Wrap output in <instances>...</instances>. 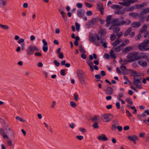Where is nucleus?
Returning <instances> with one entry per match:
<instances>
[{
	"label": "nucleus",
	"mask_w": 149,
	"mask_h": 149,
	"mask_svg": "<svg viewBox=\"0 0 149 149\" xmlns=\"http://www.w3.org/2000/svg\"><path fill=\"white\" fill-rule=\"evenodd\" d=\"M39 49L34 45H31L29 46L26 50L27 54L30 56L34 54L35 51H38Z\"/></svg>",
	"instance_id": "obj_1"
},
{
	"label": "nucleus",
	"mask_w": 149,
	"mask_h": 149,
	"mask_svg": "<svg viewBox=\"0 0 149 149\" xmlns=\"http://www.w3.org/2000/svg\"><path fill=\"white\" fill-rule=\"evenodd\" d=\"M138 55V52H134L128 54L127 56V57L130 60H131V62L137 60V59L139 58H136L137 55Z\"/></svg>",
	"instance_id": "obj_2"
},
{
	"label": "nucleus",
	"mask_w": 149,
	"mask_h": 149,
	"mask_svg": "<svg viewBox=\"0 0 149 149\" xmlns=\"http://www.w3.org/2000/svg\"><path fill=\"white\" fill-rule=\"evenodd\" d=\"M134 79L133 83L136 86V87L140 86L142 85V84L141 81V77H139L138 78H136V77H134Z\"/></svg>",
	"instance_id": "obj_3"
},
{
	"label": "nucleus",
	"mask_w": 149,
	"mask_h": 149,
	"mask_svg": "<svg viewBox=\"0 0 149 149\" xmlns=\"http://www.w3.org/2000/svg\"><path fill=\"white\" fill-rule=\"evenodd\" d=\"M113 117V115L109 113L103 114L102 116V118L105 120V122L110 121Z\"/></svg>",
	"instance_id": "obj_4"
},
{
	"label": "nucleus",
	"mask_w": 149,
	"mask_h": 149,
	"mask_svg": "<svg viewBox=\"0 0 149 149\" xmlns=\"http://www.w3.org/2000/svg\"><path fill=\"white\" fill-rule=\"evenodd\" d=\"M131 22V21L128 19H126V20L120 21V23L118 24L117 25L121 26L123 25H127L130 24Z\"/></svg>",
	"instance_id": "obj_5"
},
{
	"label": "nucleus",
	"mask_w": 149,
	"mask_h": 149,
	"mask_svg": "<svg viewBox=\"0 0 149 149\" xmlns=\"http://www.w3.org/2000/svg\"><path fill=\"white\" fill-rule=\"evenodd\" d=\"M124 3H119V4L123 6H130L131 4L137 1H132V0H128L127 1H124Z\"/></svg>",
	"instance_id": "obj_6"
},
{
	"label": "nucleus",
	"mask_w": 149,
	"mask_h": 149,
	"mask_svg": "<svg viewBox=\"0 0 149 149\" xmlns=\"http://www.w3.org/2000/svg\"><path fill=\"white\" fill-rule=\"evenodd\" d=\"M106 93L108 95H111L113 93V89L110 86L107 87L105 90Z\"/></svg>",
	"instance_id": "obj_7"
},
{
	"label": "nucleus",
	"mask_w": 149,
	"mask_h": 149,
	"mask_svg": "<svg viewBox=\"0 0 149 149\" xmlns=\"http://www.w3.org/2000/svg\"><path fill=\"white\" fill-rule=\"evenodd\" d=\"M85 11L83 9H80L77 11L78 16L79 17H82L84 15Z\"/></svg>",
	"instance_id": "obj_8"
},
{
	"label": "nucleus",
	"mask_w": 149,
	"mask_h": 149,
	"mask_svg": "<svg viewBox=\"0 0 149 149\" xmlns=\"http://www.w3.org/2000/svg\"><path fill=\"white\" fill-rule=\"evenodd\" d=\"M146 46L142 44H140L138 46V48L141 51H145L149 50V48H146Z\"/></svg>",
	"instance_id": "obj_9"
},
{
	"label": "nucleus",
	"mask_w": 149,
	"mask_h": 149,
	"mask_svg": "<svg viewBox=\"0 0 149 149\" xmlns=\"http://www.w3.org/2000/svg\"><path fill=\"white\" fill-rule=\"evenodd\" d=\"M97 139L99 140L102 141H107L108 140V138L106 136L105 134H102L97 137Z\"/></svg>",
	"instance_id": "obj_10"
},
{
	"label": "nucleus",
	"mask_w": 149,
	"mask_h": 149,
	"mask_svg": "<svg viewBox=\"0 0 149 149\" xmlns=\"http://www.w3.org/2000/svg\"><path fill=\"white\" fill-rule=\"evenodd\" d=\"M141 25L140 22H133L131 25V26L134 28H137L139 27Z\"/></svg>",
	"instance_id": "obj_11"
},
{
	"label": "nucleus",
	"mask_w": 149,
	"mask_h": 149,
	"mask_svg": "<svg viewBox=\"0 0 149 149\" xmlns=\"http://www.w3.org/2000/svg\"><path fill=\"white\" fill-rule=\"evenodd\" d=\"M127 138L131 141H135V140H137L138 139V137L135 135H133L132 136H128Z\"/></svg>",
	"instance_id": "obj_12"
},
{
	"label": "nucleus",
	"mask_w": 149,
	"mask_h": 149,
	"mask_svg": "<svg viewBox=\"0 0 149 149\" xmlns=\"http://www.w3.org/2000/svg\"><path fill=\"white\" fill-rule=\"evenodd\" d=\"M120 21L119 20V19L115 18L112 19L111 22V24L115 25L116 26H119L118 25H117V24L120 23Z\"/></svg>",
	"instance_id": "obj_13"
},
{
	"label": "nucleus",
	"mask_w": 149,
	"mask_h": 149,
	"mask_svg": "<svg viewBox=\"0 0 149 149\" xmlns=\"http://www.w3.org/2000/svg\"><path fill=\"white\" fill-rule=\"evenodd\" d=\"M77 74L79 78L84 77V73L81 70H78L77 72Z\"/></svg>",
	"instance_id": "obj_14"
},
{
	"label": "nucleus",
	"mask_w": 149,
	"mask_h": 149,
	"mask_svg": "<svg viewBox=\"0 0 149 149\" xmlns=\"http://www.w3.org/2000/svg\"><path fill=\"white\" fill-rule=\"evenodd\" d=\"M95 24L94 22L91 19L86 24V25L88 28L92 27Z\"/></svg>",
	"instance_id": "obj_15"
},
{
	"label": "nucleus",
	"mask_w": 149,
	"mask_h": 149,
	"mask_svg": "<svg viewBox=\"0 0 149 149\" xmlns=\"http://www.w3.org/2000/svg\"><path fill=\"white\" fill-rule=\"evenodd\" d=\"M0 134L2 135H3V137L4 138H6L7 139L8 138V137L6 134H4L5 132L3 128L0 129Z\"/></svg>",
	"instance_id": "obj_16"
},
{
	"label": "nucleus",
	"mask_w": 149,
	"mask_h": 149,
	"mask_svg": "<svg viewBox=\"0 0 149 149\" xmlns=\"http://www.w3.org/2000/svg\"><path fill=\"white\" fill-rule=\"evenodd\" d=\"M148 13H149V7L142 10L139 13V15H142Z\"/></svg>",
	"instance_id": "obj_17"
},
{
	"label": "nucleus",
	"mask_w": 149,
	"mask_h": 149,
	"mask_svg": "<svg viewBox=\"0 0 149 149\" xmlns=\"http://www.w3.org/2000/svg\"><path fill=\"white\" fill-rule=\"evenodd\" d=\"M101 35L102 36H106V32L105 29H102L99 32Z\"/></svg>",
	"instance_id": "obj_18"
},
{
	"label": "nucleus",
	"mask_w": 149,
	"mask_h": 149,
	"mask_svg": "<svg viewBox=\"0 0 149 149\" xmlns=\"http://www.w3.org/2000/svg\"><path fill=\"white\" fill-rule=\"evenodd\" d=\"M132 28L131 27L129 28L125 31L124 34V36L125 37L127 36L132 31Z\"/></svg>",
	"instance_id": "obj_19"
},
{
	"label": "nucleus",
	"mask_w": 149,
	"mask_h": 149,
	"mask_svg": "<svg viewBox=\"0 0 149 149\" xmlns=\"http://www.w3.org/2000/svg\"><path fill=\"white\" fill-rule=\"evenodd\" d=\"M110 55L111 57L114 59H115L116 57V56L114 54V51L112 49H111L110 52Z\"/></svg>",
	"instance_id": "obj_20"
},
{
	"label": "nucleus",
	"mask_w": 149,
	"mask_h": 149,
	"mask_svg": "<svg viewBox=\"0 0 149 149\" xmlns=\"http://www.w3.org/2000/svg\"><path fill=\"white\" fill-rule=\"evenodd\" d=\"M134 10V8L132 7H130L129 8H124L123 9V11H131Z\"/></svg>",
	"instance_id": "obj_21"
},
{
	"label": "nucleus",
	"mask_w": 149,
	"mask_h": 149,
	"mask_svg": "<svg viewBox=\"0 0 149 149\" xmlns=\"http://www.w3.org/2000/svg\"><path fill=\"white\" fill-rule=\"evenodd\" d=\"M147 27L148 26L146 24H144L140 30L141 33H143L144 32H145L146 31V30Z\"/></svg>",
	"instance_id": "obj_22"
},
{
	"label": "nucleus",
	"mask_w": 149,
	"mask_h": 149,
	"mask_svg": "<svg viewBox=\"0 0 149 149\" xmlns=\"http://www.w3.org/2000/svg\"><path fill=\"white\" fill-rule=\"evenodd\" d=\"M132 49V47L131 46H129L126 47L123 50V52L124 53H127L130 51Z\"/></svg>",
	"instance_id": "obj_23"
},
{
	"label": "nucleus",
	"mask_w": 149,
	"mask_h": 149,
	"mask_svg": "<svg viewBox=\"0 0 149 149\" xmlns=\"http://www.w3.org/2000/svg\"><path fill=\"white\" fill-rule=\"evenodd\" d=\"M133 71L134 70L132 69H126L124 72H123V74H129L130 72H133Z\"/></svg>",
	"instance_id": "obj_24"
},
{
	"label": "nucleus",
	"mask_w": 149,
	"mask_h": 149,
	"mask_svg": "<svg viewBox=\"0 0 149 149\" xmlns=\"http://www.w3.org/2000/svg\"><path fill=\"white\" fill-rule=\"evenodd\" d=\"M129 15L134 18L139 16V14L138 13H129Z\"/></svg>",
	"instance_id": "obj_25"
},
{
	"label": "nucleus",
	"mask_w": 149,
	"mask_h": 149,
	"mask_svg": "<svg viewBox=\"0 0 149 149\" xmlns=\"http://www.w3.org/2000/svg\"><path fill=\"white\" fill-rule=\"evenodd\" d=\"M131 60L130 59L129 60H127L126 59L124 60L123 61V63H121V64L122 65H127L128 64V63H131Z\"/></svg>",
	"instance_id": "obj_26"
},
{
	"label": "nucleus",
	"mask_w": 149,
	"mask_h": 149,
	"mask_svg": "<svg viewBox=\"0 0 149 149\" xmlns=\"http://www.w3.org/2000/svg\"><path fill=\"white\" fill-rule=\"evenodd\" d=\"M132 72V73L131 74V76H134L135 77H139L140 76V75L136 71H135L134 70Z\"/></svg>",
	"instance_id": "obj_27"
},
{
	"label": "nucleus",
	"mask_w": 149,
	"mask_h": 149,
	"mask_svg": "<svg viewBox=\"0 0 149 149\" xmlns=\"http://www.w3.org/2000/svg\"><path fill=\"white\" fill-rule=\"evenodd\" d=\"M61 13L62 15V16L64 20L66 21L67 20V17L65 13L63 11H61Z\"/></svg>",
	"instance_id": "obj_28"
},
{
	"label": "nucleus",
	"mask_w": 149,
	"mask_h": 149,
	"mask_svg": "<svg viewBox=\"0 0 149 149\" xmlns=\"http://www.w3.org/2000/svg\"><path fill=\"white\" fill-rule=\"evenodd\" d=\"M0 27L2 28L3 29L7 30L9 29L8 26L6 25H3L0 24Z\"/></svg>",
	"instance_id": "obj_29"
},
{
	"label": "nucleus",
	"mask_w": 149,
	"mask_h": 149,
	"mask_svg": "<svg viewBox=\"0 0 149 149\" xmlns=\"http://www.w3.org/2000/svg\"><path fill=\"white\" fill-rule=\"evenodd\" d=\"M98 116L97 115H95L94 117L91 118V120L93 122L97 121L98 120Z\"/></svg>",
	"instance_id": "obj_30"
},
{
	"label": "nucleus",
	"mask_w": 149,
	"mask_h": 149,
	"mask_svg": "<svg viewBox=\"0 0 149 149\" xmlns=\"http://www.w3.org/2000/svg\"><path fill=\"white\" fill-rule=\"evenodd\" d=\"M79 79L81 84H85V81L84 80V77L79 78Z\"/></svg>",
	"instance_id": "obj_31"
},
{
	"label": "nucleus",
	"mask_w": 149,
	"mask_h": 149,
	"mask_svg": "<svg viewBox=\"0 0 149 149\" xmlns=\"http://www.w3.org/2000/svg\"><path fill=\"white\" fill-rule=\"evenodd\" d=\"M120 42L119 41V40L118 39H117L114 42L112 43V45L114 46L115 47L118 45L120 43Z\"/></svg>",
	"instance_id": "obj_32"
},
{
	"label": "nucleus",
	"mask_w": 149,
	"mask_h": 149,
	"mask_svg": "<svg viewBox=\"0 0 149 149\" xmlns=\"http://www.w3.org/2000/svg\"><path fill=\"white\" fill-rule=\"evenodd\" d=\"M70 106L72 107L75 108L77 106V104L74 101H71L70 103Z\"/></svg>",
	"instance_id": "obj_33"
},
{
	"label": "nucleus",
	"mask_w": 149,
	"mask_h": 149,
	"mask_svg": "<svg viewBox=\"0 0 149 149\" xmlns=\"http://www.w3.org/2000/svg\"><path fill=\"white\" fill-rule=\"evenodd\" d=\"M93 127L95 129H98L99 127L98 123L97 122H95L92 125Z\"/></svg>",
	"instance_id": "obj_34"
},
{
	"label": "nucleus",
	"mask_w": 149,
	"mask_h": 149,
	"mask_svg": "<svg viewBox=\"0 0 149 149\" xmlns=\"http://www.w3.org/2000/svg\"><path fill=\"white\" fill-rule=\"evenodd\" d=\"M124 12L120 10H116L114 11V13L116 14L122 15L124 13Z\"/></svg>",
	"instance_id": "obj_35"
},
{
	"label": "nucleus",
	"mask_w": 149,
	"mask_h": 149,
	"mask_svg": "<svg viewBox=\"0 0 149 149\" xmlns=\"http://www.w3.org/2000/svg\"><path fill=\"white\" fill-rule=\"evenodd\" d=\"M79 50L83 53H85V51L82 46H80L79 48Z\"/></svg>",
	"instance_id": "obj_36"
},
{
	"label": "nucleus",
	"mask_w": 149,
	"mask_h": 149,
	"mask_svg": "<svg viewBox=\"0 0 149 149\" xmlns=\"http://www.w3.org/2000/svg\"><path fill=\"white\" fill-rule=\"evenodd\" d=\"M148 39H145L141 44L147 46V45L148 44Z\"/></svg>",
	"instance_id": "obj_37"
},
{
	"label": "nucleus",
	"mask_w": 149,
	"mask_h": 149,
	"mask_svg": "<svg viewBox=\"0 0 149 149\" xmlns=\"http://www.w3.org/2000/svg\"><path fill=\"white\" fill-rule=\"evenodd\" d=\"M6 144L8 146L11 147L12 146V141L10 140H8L7 141Z\"/></svg>",
	"instance_id": "obj_38"
},
{
	"label": "nucleus",
	"mask_w": 149,
	"mask_h": 149,
	"mask_svg": "<svg viewBox=\"0 0 149 149\" xmlns=\"http://www.w3.org/2000/svg\"><path fill=\"white\" fill-rule=\"evenodd\" d=\"M99 19V18L98 17L95 18H93L91 19V20L94 22L95 24L98 22Z\"/></svg>",
	"instance_id": "obj_39"
},
{
	"label": "nucleus",
	"mask_w": 149,
	"mask_h": 149,
	"mask_svg": "<svg viewBox=\"0 0 149 149\" xmlns=\"http://www.w3.org/2000/svg\"><path fill=\"white\" fill-rule=\"evenodd\" d=\"M120 29V28L119 27H115L113 30V33H116L118 32Z\"/></svg>",
	"instance_id": "obj_40"
},
{
	"label": "nucleus",
	"mask_w": 149,
	"mask_h": 149,
	"mask_svg": "<svg viewBox=\"0 0 149 149\" xmlns=\"http://www.w3.org/2000/svg\"><path fill=\"white\" fill-rule=\"evenodd\" d=\"M74 99L76 102H77L78 100V99H79L78 98L79 95L77 94V93H75L74 94Z\"/></svg>",
	"instance_id": "obj_41"
},
{
	"label": "nucleus",
	"mask_w": 149,
	"mask_h": 149,
	"mask_svg": "<svg viewBox=\"0 0 149 149\" xmlns=\"http://www.w3.org/2000/svg\"><path fill=\"white\" fill-rule=\"evenodd\" d=\"M126 101L130 104L132 105L133 104L132 102L131 101V99L130 98H127L126 99Z\"/></svg>",
	"instance_id": "obj_42"
},
{
	"label": "nucleus",
	"mask_w": 149,
	"mask_h": 149,
	"mask_svg": "<svg viewBox=\"0 0 149 149\" xmlns=\"http://www.w3.org/2000/svg\"><path fill=\"white\" fill-rule=\"evenodd\" d=\"M97 9L99 10H104V9L103 8V6L101 5L98 4L97 5Z\"/></svg>",
	"instance_id": "obj_43"
},
{
	"label": "nucleus",
	"mask_w": 149,
	"mask_h": 149,
	"mask_svg": "<svg viewBox=\"0 0 149 149\" xmlns=\"http://www.w3.org/2000/svg\"><path fill=\"white\" fill-rule=\"evenodd\" d=\"M6 0H0V5L4 6L6 4Z\"/></svg>",
	"instance_id": "obj_44"
},
{
	"label": "nucleus",
	"mask_w": 149,
	"mask_h": 149,
	"mask_svg": "<svg viewBox=\"0 0 149 149\" xmlns=\"http://www.w3.org/2000/svg\"><path fill=\"white\" fill-rule=\"evenodd\" d=\"M42 49L44 52H47L48 49V47L47 45L43 46L42 47Z\"/></svg>",
	"instance_id": "obj_45"
},
{
	"label": "nucleus",
	"mask_w": 149,
	"mask_h": 149,
	"mask_svg": "<svg viewBox=\"0 0 149 149\" xmlns=\"http://www.w3.org/2000/svg\"><path fill=\"white\" fill-rule=\"evenodd\" d=\"M120 68L123 72H124L127 69V67L125 66L122 65L121 66Z\"/></svg>",
	"instance_id": "obj_46"
},
{
	"label": "nucleus",
	"mask_w": 149,
	"mask_h": 149,
	"mask_svg": "<svg viewBox=\"0 0 149 149\" xmlns=\"http://www.w3.org/2000/svg\"><path fill=\"white\" fill-rule=\"evenodd\" d=\"M87 63L90 68L93 67V62L90 61V60H88V61Z\"/></svg>",
	"instance_id": "obj_47"
},
{
	"label": "nucleus",
	"mask_w": 149,
	"mask_h": 149,
	"mask_svg": "<svg viewBox=\"0 0 149 149\" xmlns=\"http://www.w3.org/2000/svg\"><path fill=\"white\" fill-rule=\"evenodd\" d=\"M112 16L111 15L107 16V17L106 21L107 20L108 22H110V20H111L112 18Z\"/></svg>",
	"instance_id": "obj_48"
},
{
	"label": "nucleus",
	"mask_w": 149,
	"mask_h": 149,
	"mask_svg": "<svg viewBox=\"0 0 149 149\" xmlns=\"http://www.w3.org/2000/svg\"><path fill=\"white\" fill-rule=\"evenodd\" d=\"M16 118L18 120H19L20 121L23 122H25V121L23 119H22L19 116H17L16 117Z\"/></svg>",
	"instance_id": "obj_49"
},
{
	"label": "nucleus",
	"mask_w": 149,
	"mask_h": 149,
	"mask_svg": "<svg viewBox=\"0 0 149 149\" xmlns=\"http://www.w3.org/2000/svg\"><path fill=\"white\" fill-rule=\"evenodd\" d=\"M53 63L55 64V65L57 67L59 66L60 65V63L59 62H58L56 60H54L53 61Z\"/></svg>",
	"instance_id": "obj_50"
},
{
	"label": "nucleus",
	"mask_w": 149,
	"mask_h": 149,
	"mask_svg": "<svg viewBox=\"0 0 149 149\" xmlns=\"http://www.w3.org/2000/svg\"><path fill=\"white\" fill-rule=\"evenodd\" d=\"M116 38L115 35L114 34H112L110 36V39L112 41H113Z\"/></svg>",
	"instance_id": "obj_51"
},
{
	"label": "nucleus",
	"mask_w": 149,
	"mask_h": 149,
	"mask_svg": "<svg viewBox=\"0 0 149 149\" xmlns=\"http://www.w3.org/2000/svg\"><path fill=\"white\" fill-rule=\"evenodd\" d=\"M76 30L77 31H79L80 28V25L79 24L76 23Z\"/></svg>",
	"instance_id": "obj_52"
},
{
	"label": "nucleus",
	"mask_w": 149,
	"mask_h": 149,
	"mask_svg": "<svg viewBox=\"0 0 149 149\" xmlns=\"http://www.w3.org/2000/svg\"><path fill=\"white\" fill-rule=\"evenodd\" d=\"M76 138L79 140H81L84 138V137L82 136L77 135L76 136Z\"/></svg>",
	"instance_id": "obj_53"
},
{
	"label": "nucleus",
	"mask_w": 149,
	"mask_h": 149,
	"mask_svg": "<svg viewBox=\"0 0 149 149\" xmlns=\"http://www.w3.org/2000/svg\"><path fill=\"white\" fill-rule=\"evenodd\" d=\"M65 69H62L61 70V74L63 76H64L65 75Z\"/></svg>",
	"instance_id": "obj_54"
},
{
	"label": "nucleus",
	"mask_w": 149,
	"mask_h": 149,
	"mask_svg": "<svg viewBox=\"0 0 149 149\" xmlns=\"http://www.w3.org/2000/svg\"><path fill=\"white\" fill-rule=\"evenodd\" d=\"M120 48L121 47L119 46H117L115 49V51L117 52H120Z\"/></svg>",
	"instance_id": "obj_55"
},
{
	"label": "nucleus",
	"mask_w": 149,
	"mask_h": 149,
	"mask_svg": "<svg viewBox=\"0 0 149 149\" xmlns=\"http://www.w3.org/2000/svg\"><path fill=\"white\" fill-rule=\"evenodd\" d=\"M59 54L58 56L61 59H63L64 57V55L62 52L60 53V54Z\"/></svg>",
	"instance_id": "obj_56"
},
{
	"label": "nucleus",
	"mask_w": 149,
	"mask_h": 149,
	"mask_svg": "<svg viewBox=\"0 0 149 149\" xmlns=\"http://www.w3.org/2000/svg\"><path fill=\"white\" fill-rule=\"evenodd\" d=\"M130 108L131 109H134V111L133 112V113L134 114H136V111H137V110L135 108V107L134 106V107H131Z\"/></svg>",
	"instance_id": "obj_57"
},
{
	"label": "nucleus",
	"mask_w": 149,
	"mask_h": 149,
	"mask_svg": "<svg viewBox=\"0 0 149 149\" xmlns=\"http://www.w3.org/2000/svg\"><path fill=\"white\" fill-rule=\"evenodd\" d=\"M49 69L51 70H56L55 66L53 65H51L50 66Z\"/></svg>",
	"instance_id": "obj_58"
},
{
	"label": "nucleus",
	"mask_w": 149,
	"mask_h": 149,
	"mask_svg": "<svg viewBox=\"0 0 149 149\" xmlns=\"http://www.w3.org/2000/svg\"><path fill=\"white\" fill-rule=\"evenodd\" d=\"M85 4L86 7L89 8H91L92 6L91 4L86 2H85Z\"/></svg>",
	"instance_id": "obj_59"
},
{
	"label": "nucleus",
	"mask_w": 149,
	"mask_h": 149,
	"mask_svg": "<svg viewBox=\"0 0 149 149\" xmlns=\"http://www.w3.org/2000/svg\"><path fill=\"white\" fill-rule=\"evenodd\" d=\"M92 12L90 10L88 11L86 13V15L87 16H90L92 14Z\"/></svg>",
	"instance_id": "obj_60"
},
{
	"label": "nucleus",
	"mask_w": 149,
	"mask_h": 149,
	"mask_svg": "<svg viewBox=\"0 0 149 149\" xmlns=\"http://www.w3.org/2000/svg\"><path fill=\"white\" fill-rule=\"evenodd\" d=\"M77 6L79 8H81L83 6L82 4L80 3H78L76 4Z\"/></svg>",
	"instance_id": "obj_61"
},
{
	"label": "nucleus",
	"mask_w": 149,
	"mask_h": 149,
	"mask_svg": "<svg viewBox=\"0 0 149 149\" xmlns=\"http://www.w3.org/2000/svg\"><path fill=\"white\" fill-rule=\"evenodd\" d=\"M104 57L107 59H109L110 58V56L109 54L105 53L104 55Z\"/></svg>",
	"instance_id": "obj_62"
},
{
	"label": "nucleus",
	"mask_w": 149,
	"mask_h": 149,
	"mask_svg": "<svg viewBox=\"0 0 149 149\" xmlns=\"http://www.w3.org/2000/svg\"><path fill=\"white\" fill-rule=\"evenodd\" d=\"M100 42L101 43H102L105 42H106V40L104 38H103L102 37H100Z\"/></svg>",
	"instance_id": "obj_63"
},
{
	"label": "nucleus",
	"mask_w": 149,
	"mask_h": 149,
	"mask_svg": "<svg viewBox=\"0 0 149 149\" xmlns=\"http://www.w3.org/2000/svg\"><path fill=\"white\" fill-rule=\"evenodd\" d=\"M141 37V35L140 34H139L137 36H136L135 37L136 40H138L140 39Z\"/></svg>",
	"instance_id": "obj_64"
}]
</instances>
